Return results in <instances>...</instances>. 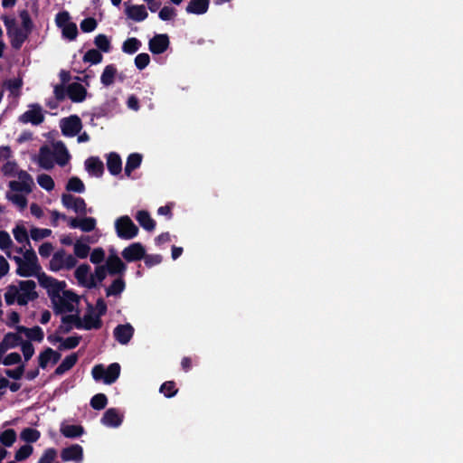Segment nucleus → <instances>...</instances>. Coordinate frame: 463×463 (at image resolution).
Instances as JSON below:
<instances>
[{
    "instance_id": "nucleus-17",
    "label": "nucleus",
    "mask_w": 463,
    "mask_h": 463,
    "mask_svg": "<svg viewBox=\"0 0 463 463\" xmlns=\"http://www.w3.org/2000/svg\"><path fill=\"white\" fill-rule=\"evenodd\" d=\"M53 146L50 148L47 146H42L37 156L39 165L46 170H50L54 166Z\"/></svg>"
},
{
    "instance_id": "nucleus-40",
    "label": "nucleus",
    "mask_w": 463,
    "mask_h": 463,
    "mask_svg": "<svg viewBox=\"0 0 463 463\" xmlns=\"http://www.w3.org/2000/svg\"><path fill=\"white\" fill-rule=\"evenodd\" d=\"M94 43L99 51L106 53L110 52V40L105 34H98L94 39Z\"/></svg>"
},
{
    "instance_id": "nucleus-59",
    "label": "nucleus",
    "mask_w": 463,
    "mask_h": 463,
    "mask_svg": "<svg viewBox=\"0 0 463 463\" xmlns=\"http://www.w3.org/2000/svg\"><path fill=\"white\" fill-rule=\"evenodd\" d=\"M97 27V22L93 18H86L80 23V29L85 33H90Z\"/></svg>"
},
{
    "instance_id": "nucleus-46",
    "label": "nucleus",
    "mask_w": 463,
    "mask_h": 463,
    "mask_svg": "<svg viewBox=\"0 0 463 463\" xmlns=\"http://www.w3.org/2000/svg\"><path fill=\"white\" fill-rule=\"evenodd\" d=\"M12 245L13 241L10 235L6 232H0V250L5 251L9 258H11V255L8 250Z\"/></svg>"
},
{
    "instance_id": "nucleus-27",
    "label": "nucleus",
    "mask_w": 463,
    "mask_h": 463,
    "mask_svg": "<svg viewBox=\"0 0 463 463\" xmlns=\"http://www.w3.org/2000/svg\"><path fill=\"white\" fill-rule=\"evenodd\" d=\"M169 44L168 37L165 34H159L155 36L149 43L150 51L153 53L164 52Z\"/></svg>"
},
{
    "instance_id": "nucleus-25",
    "label": "nucleus",
    "mask_w": 463,
    "mask_h": 463,
    "mask_svg": "<svg viewBox=\"0 0 463 463\" xmlns=\"http://www.w3.org/2000/svg\"><path fill=\"white\" fill-rule=\"evenodd\" d=\"M25 340L23 339L22 333L20 332V326L15 327L14 332L7 333L3 340L1 341L8 349L14 348L18 345H22L23 342Z\"/></svg>"
},
{
    "instance_id": "nucleus-14",
    "label": "nucleus",
    "mask_w": 463,
    "mask_h": 463,
    "mask_svg": "<svg viewBox=\"0 0 463 463\" xmlns=\"http://www.w3.org/2000/svg\"><path fill=\"white\" fill-rule=\"evenodd\" d=\"M62 134L68 137L76 136L81 129V121L77 116H71L61 120Z\"/></svg>"
},
{
    "instance_id": "nucleus-56",
    "label": "nucleus",
    "mask_w": 463,
    "mask_h": 463,
    "mask_svg": "<svg viewBox=\"0 0 463 463\" xmlns=\"http://www.w3.org/2000/svg\"><path fill=\"white\" fill-rule=\"evenodd\" d=\"M92 273L97 285L99 282H101L106 278L107 274L109 273V270L106 265H99L95 268V270Z\"/></svg>"
},
{
    "instance_id": "nucleus-3",
    "label": "nucleus",
    "mask_w": 463,
    "mask_h": 463,
    "mask_svg": "<svg viewBox=\"0 0 463 463\" xmlns=\"http://www.w3.org/2000/svg\"><path fill=\"white\" fill-rule=\"evenodd\" d=\"M36 284L33 280H22L7 287L5 300L7 305L25 306L37 298Z\"/></svg>"
},
{
    "instance_id": "nucleus-21",
    "label": "nucleus",
    "mask_w": 463,
    "mask_h": 463,
    "mask_svg": "<svg viewBox=\"0 0 463 463\" xmlns=\"http://www.w3.org/2000/svg\"><path fill=\"white\" fill-rule=\"evenodd\" d=\"M20 332L22 333L23 339L29 341L30 343L32 341L40 343L44 337V333L40 326L25 327L20 326Z\"/></svg>"
},
{
    "instance_id": "nucleus-20",
    "label": "nucleus",
    "mask_w": 463,
    "mask_h": 463,
    "mask_svg": "<svg viewBox=\"0 0 463 463\" xmlns=\"http://www.w3.org/2000/svg\"><path fill=\"white\" fill-rule=\"evenodd\" d=\"M61 457L63 461L80 462L83 458V449L80 445L75 444L62 449Z\"/></svg>"
},
{
    "instance_id": "nucleus-49",
    "label": "nucleus",
    "mask_w": 463,
    "mask_h": 463,
    "mask_svg": "<svg viewBox=\"0 0 463 463\" xmlns=\"http://www.w3.org/2000/svg\"><path fill=\"white\" fill-rule=\"evenodd\" d=\"M37 182L39 185L46 191H52L54 188V182L52 178L46 174L38 175Z\"/></svg>"
},
{
    "instance_id": "nucleus-45",
    "label": "nucleus",
    "mask_w": 463,
    "mask_h": 463,
    "mask_svg": "<svg viewBox=\"0 0 463 463\" xmlns=\"http://www.w3.org/2000/svg\"><path fill=\"white\" fill-rule=\"evenodd\" d=\"M40 438V432L32 428H26L21 432V439L26 442H35Z\"/></svg>"
},
{
    "instance_id": "nucleus-41",
    "label": "nucleus",
    "mask_w": 463,
    "mask_h": 463,
    "mask_svg": "<svg viewBox=\"0 0 463 463\" xmlns=\"http://www.w3.org/2000/svg\"><path fill=\"white\" fill-rule=\"evenodd\" d=\"M61 432L68 438L79 437L83 433V430L78 425H62L61 427Z\"/></svg>"
},
{
    "instance_id": "nucleus-5",
    "label": "nucleus",
    "mask_w": 463,
    "mask_h": 463,
    "mask_svg": "<svg viewBox=\"0 0 463 463\" xmlns=\"http://www.w3.org/2000/svg\"><path fill=\"white\" fill-rule=\"evenodd\" d=\"M91 373L95 381L102 380L104 383L111 384L119 376L120 365L114 363L105 368L102 364H98L92 368Z\"/></svg>"
},
{
    "instance_id": "nucleus-2",
    "label": "nucleus",
    "mask_w": 463,
    "mask_h": 463,
    "mask_svg": "<svg viewBox=\"0 0 463 463\" xmlns=\"http://www.w3.org/2000/svg\"><path fill=\"white\" fill-rule=\"evenodd\" d=\"M18 252L22 253V256L13 257L16 264L17 275L25 278L36 277L39 283L42 285V278L47 275L43 272L34 250L31 247L24 250L20 248Z\"/></svg>"
},
{
    "instance_id": "nucleus-53",
    "label": "nucleus",
    "mask_w": 463,
    "mask_h": 463,
    "mask_svg": "<svg viewBox=\"0 0 463 463\" xmlns=\"http://www.w3.org/2000/svg\"><path fill=\"white\" fill-rule=\"evenodd\" d=\"M57 457V451L54 449H47L43 453L37 463H52Z\"/></svg>"
},
{
    "instance_id": "nucleus-6",
    "label": "nucleus",
    "mask_w": 463,
    "mask_h": 463,
    "mask_svg": "<svg viewBox=\"0 0 463 463\" xmlns=\"http://www.w3.org/2000/svg\"><path fill=\"white\" fill-rule=\"evenodd\" d=\"M3 20L12 46L15 49H19L28 37L29 33L23 28L19 27L14 18L4 17Z\"/></svg>"
},
{
    "instance_id": "nucleus-19",
    "label": "nucleus",
    "mask_w": 463,
    "mask_h": 463,
    "mask_svg": "<svg viewBox=\"0 0 463 463\" xmlns=\"http://www.w3.org/2000/svg\"><path fill=\"white\" fill-rule=\"evenodd\" d=\"M134 328L130 324L118 325L114 329V337L121 345H127L132 338Z\"/></svg>"
},
{
    "instance_id": "nucleus-62",
    "label": "nucleus",
    "mask_w": 463,
    "mask_h": 463,
    "mask_svg": "<svg viewBox=\"0 0 463 463\" xmlns=\"http://www.w3.org/2000/svg\"><path fill=\"white\" fill-rule=\"evenodd\" d=\"M160 392L166 397H172L176 393L177 390L175 388L173 382H166L161 386Z\"/></svg>"
},
{
    "instance_id": "nucleus-32",
    "label": "nucleus",
    "mask_w": 463,
    "mask_h": 463,
    "mask_svg": "<svg viewBox=\"0 0 463 463\" xmlns=\"http://www.w3.org/2000/svg\"><path fill=\"white\" fill-rule=\"evenodd\" d=\"M118 71L114 65H107L100 76V81L104 86H110L115 80Z\"/></svg>"
},
{
    "instance_id": "nucleus-29",
    "label": "nucleus",
    "mask_w": 463,
    "mask_h": 463,
    "mask_svg": "<svg viewBox=\"0 0 463 463\" xmlns=\"http://www.w3.org/2000/svg\"><path fill=\"white\" fill-rule=\"evenodd\" d=\"M136 219L143 229L149 232L154 231L156 222L148 212L144 210L138 211L136 214Z\"/></svg>"
},
{
    "instance_id": "nucleus-52",
    "label": "nucleus",
    "mask_w": 463,
    "mask_h": 463,
    "mask_svg": "<svg viewBox=\"0 0 463 463\" xmlns=\"http://www.w3.org/2000/svg\"><path fill=\"white\" fill-rule=\"evenodd\" d=\"M33 451V449L31 445H24L21 447L14 455L15 462L16 461H23L29 458Z\"/></svg>"
},
{
    "instance_id": "nucleus-18",
    "label": "nucleus",
    "mask_w": 463,
    "mask_h": 463,
    "mask_svg": "<svg viewBox=\"0 0 463 463\" xmlns=\"http://www.w3.org/2000/svg\"><path fill=\"white\" fill-rule=\"evenodd\" d=\"M60 358L61 354L58 352L47 347L39 354L37 357L38 365L40 368L45 369L50 364H55Z\"/></svg>"
},
{
    "instance_id": "nucleus-64",
    "label": "nucleus",
    "mask_w": 463,
    "mask_h": 463,
    "mask_svg": "<svg viewBox=\"0 0 463 463\" xmlns=\"http://www.w3.org/2000/svg\"><path fill=\"white\" fill-rule=\"evenodd\" d=\"M20 17L22 20V27L24 31L30 33L32 29V20L26 11H23L20 14Z\"/></svg>"
},
{
    "instance_id": "nucleus-10",
    "label": "nucleus",
    "mask_w": 463,
    "mask_h": 463,
    "mask_svg": "<svg viewBox=\"0 0 463 463\" xmlns=\"http://www.w3.org/2000/svg\"><path fill=\"white\" fill-rule=\"evenodd\" d=\"M74 276L80 286L86 288H92L96 287V281L89 265H80L75 269Z\"/></svg>"
},
{
    "instance_id": "nucleus-15",
    "label": "nucleus",
    "mask_w": 463,
    "mask_h": 463,
    "mask_svg": "<svg viewBox=\"0 0 463 463\" xmlns=\"http://www.w3.org/2000/svg\"><path fill=\"white\" fill-rule=\"evenodd\" d=\"M125 14L128 19L135 22L144 21L147 17L146 6L143 5H132L128 2L124 3Z\"/></svg>"
},
{
    "instance_id": "nucleus-54",
    "label": "nucleus",
    "mask_w": 463,
    "mask_h": 463,
    "mask_svg": "<svg viewBox=\"0 0 463 463\" xmlns=\"http://www.w3.org/2000/svg\"><path fill=\"white\" fill-rule=\"evenodd\" d=\"M90 404L94 409L101 410L107 404V397L102 393L96 394L91 399Z\"/></svg>"
},
{
    "instance_id": "nucleus-13",
    "label": "nucleus",
    "mask_w": 463,
    "mask_h": 463,
    "mask_svg": "<svg viewBox=\"0 0 463 463\" xmlns=\"http://www.w3.org/2000/svg\"><path fill=\"white\" fill-rule=\"evenodd\" d=\"M62 204L76 213L86 214L87 213H91V209H87V205L84 200L80 197H75L71 194H63L61 197Z\"/></svg>"
},
{
    "instance_id": "nucleus-33",
    "label": "nucleus",
    "mask_w": 463,
    "mask_h": 463,
    "mask_svg": "<svg viewBox=\"0 0 463 463\" xmlns=\"http://www.w3.org/2000/svg\"><path fill=\"white\" fill-rule=\"evenodd\" d=\"M141 161L142 156L140 154L134 153L129 155L125 166V174L128 176H130L132 171H134L140 165Z\"/></svg>"
},
{
    "instance_id": "nucleus-34",
    "label": "nucleus",
    "mask_w": 463,
    "mask_h": 463,
    "mask_svg": "<svg viewBox=\"0 0 463 463\" xmlns=\"http://www.w3.org/2000/svg\"><path fill=\"white\" fill-rule=\"evenodd\" d=\"M125 282L122 279H115L112 284L106 288L107 297H118L125 289Z\"/></svg>"
},
{
    "instance_id": "nucleus-58",
    "label": "nucleus",
    "mask_w": 463,
    "mask_h": 463,
    "mask_svg": "<svg viewBox=\"0 0 463 463\" xmlns=\"http://www.w3.org/2000/svg\"><path fill=\"white\" fill-rule=\"evenodd\" d=\"M54 247L51 242H43L40 245L38 251L42 258H49L53 252Z\"/></svg>"
},
{
    "instance_id": "nucleus-11",
    "label": "nucleus",
    "mask_w": 463,
    "mask_h": 463,
    "mask_svg": "<svg viewBox=\"0 0 463 463\" xmlns=\"http://www.w3.org/2000/svg\"><path fill=\"white\" fill-rule=\"evenodd\" d=\"M33 184V178L24 171L18 174L17 180L10 182V191L24 194H30Z\"/></svg>"
},
{
    "instance_id": "nucleus-26",
    "label": "nucleus",
    "mask_w": 463,
    "mask_h": 463,
    "mask_svg": "<svg viewBox=\"0 0 463 463\" xmlns=\"http://www.w3.org/2000/svg\"><path fill=\"white\" fill-rule=\"evenodd\" d=\"M67 93L72 101L81 102L85 99L87 91L81 84L74 82L68 86Z\"/></svg>"
},
{
    "instance_id": "nucleus-43",
    "label": "nucleus",
    "mask_w": 463,
    "mask_h": 463,
    "mask_svg": "<svg viewBox=\"0 0 463 463\" xmlns=\"http://www.w3.org/2000/svg\"><path fill=\"white\" fill-rule=\"evenodd\" d=\"M140 45L141 43L137 39L128 38L124 42L122 51L126 53L132 54L139 49Z\"/></svg>"
},
{
    "instance_id": "nucleus-12",
    "label": "nucleus",
    "mask_w": 463,
    "mask_h": 463,
    "mask_svg": "<svg viewBox=\"0 0 463 463\" xmlns=\"http://www.w3.org/2000/svg\"><path fill=\"white\" fill-rule=\"evenodd\" d=\"M44 119V114L42 107L36 104H32L28 106V109L25 112H24L19 120L22 123H31L33 125H39Z\"/></svg>"
},
{
    "instance_id": "nucleus-4",
    "label": "nucleus",
    "mask_w": 463,
    "mask_h": 463,
    "mask_svg": "<svg viewBox=\"0 0 463 463\" xmlns=\"http://www.w3.org/2000/svg\"><path fill=\"white\" fill-rule=\"evenodd\" d=\"M117 236L123 240H132L138 234V227L128 215H123L115 220L114 222Z\"/></svg>"
},
{
    "instance_id": "nucleus-37",
    "label": "nucleus",
    "mask_w": 463,
    "mask_h": 463,
    "mask_svg": "<svg viewBox=\"0 0 463 463\" xmlns=\"http://www.w3.org/2000/svg\"><path fill=\"white\" fill-rule=\"evenodd\" d=\"M107 165L112 175H118L121 171V159L119 156L115 153L109 154Z\"/></svg>"
},
{
    "instance_id": "nucleus-50",
    "label": "nucleus",
    "mask_w": 463,
    "mask_h": 463,
    "mask_svg": "<svg viewBox=\"0 0 463 463\" xmlns=\"http://www.w3.org/2000/svg\"><path fill=\"white\" fill-rule=\"evenodd\" d=\"M97 221L93 217L80 218V230L83 232H89L95 229Z\"/></svg>"
},
{
    "instance_id": "nucleus-31",
    "label": "nucleus",
    "mask_w": 463,
    "mask_h": 463,
    "mask_svg": "<svg viewBox=\"0 0 463 463\" xmlns=\"http://www.w3.org/2000/svg\"><path fill=\"white\" fill-rule=\"evenodd\" d=\"M29 234L28 230L24 223H17L15 227L13 229V235L15 241L19 243H27L30 244L29 241Z\"/></svg>"
},
{
    "instance_id": "nucleus-60",
    "label": "nucleus",
    "mask_w": 463,
    "mask_h": 463,
    "mask_svg": "<svg viewBox=\"0 0 463 463\" xmlns=\"http://www.w3.org/2000/svg\"><path fill=\"white\" fill-rule=\"evenodd\" d=\"M175 15L176 12L175 8L169 6L163 7L159 12V17L164 21H169L173 19Z\"/></svg>"
},
{
    "instance_id": "nucleus-44",
    "label": "nucleus",
    "mask_w": 463,
    "mask_h": 463,
    "mask_svg": "<svg viewBox=\"0 0 463 463\" xmlns=\"http://www.w3.org/2000/svg\"><path fill=\"white\" fill-rule=\"evenodd\" d=\"M5 86L14 97H18L22 87L21 79H13L5 81Z\"/></svg>"
},
{
    "instance_id": "nucleus-16",
    "label": "nucleus",
    "mask_w": 463,
    "mask_h": 463,
    "mask_svg": "<svg viewBox=\"0 0 463 463\" xmlns=\"http://www.w3.org/2000/svg\"><path fill=\"white\" fill-rule=\"evenodd\" d=\"M145 248L139 242H135L122 250V257L128 262L141 260L145 256Z\"/></svg>"
},
{
    "instance_id": "nucleus-51",
    "label": "nucleus",
    "mask_w": 463,
    "mask_h": 463,
    "mask_svg": "<svg viewBox=\"0 0 463 463\" xmlns=\"http://www.w3.org/2000/svg\"><path fill=\"white\" fill-rule=\"evenodd\" d=\"M80 339V338L79 336H70L65 339H59V342L61 343L59 348L61 350L72 349L79 345Z\"/></svg>"
},
{
    "instance_id": "nucleus-38",
    "label": "nucleus",
    "mask_w": 463,
    "mask_h": 463,
    "mask_svg": "<svg viewBox=\"0 0 463 463\" xmlns=\"http://www.w3.org/2000/svg\"><path fill=\"white\" fill-rule=\"evenodd\" d=\"M30 237L34 241H43L52 235V230L46 228L31 227Z\"/></svg>"
},
{
    "instance_id": "nucleus-7",
    "label": "nucleus",
    "mask_w": 463,
    "mask_h": 463,
    "mask_svg": "<svg viewBox=\"0 0 463 463\" xmlns=\"http://www.w3.org/2000/svg\"><path fill=\"white\" fill-rule=\"evenodd\" d=\"M77 264L76 258L63 250L56 251L49 263L50 269L52 271H59L61 269H71Z\"/></svg>"
},
{
    "instance_id": "nucleus-48",
    "label": "nucleus",
    "mask_w": 463,
    "mask_h": 463,
    "mask_svg": "<svg viewBox=\"0 0 463 463\" xmlns=\"http://www.w3.org/2000/svg\"><path fill=\"white\" fill-rule=\"evenodd\" d=\"M67 190L76 192V193H83L85 190L84 184L78 177H71L66 185Z\"/></svg>"
},
{
    "instance_id": "nucleus-30",
    "label": "nucleus",
    "mask_w": 463,
    "mask_h": 463,
    "mask_svg": "<svg viewBox=\"0 0 463 463\" xmlns=\"http://www.w3.org/2000/svg\"><path fill=\"white\" fill-rule=\"evenodd\" d=\"M78 355L76 354H71L64 358V360L60 364V365L56 368L54 373L56 375H61L71 368L74 366L77 363Z\"/></svg>"
},
{
    "instance_id": "nucleus-63",
    "label": "nucleus",
    "mask_w": 463,
    "mask_h": 463,
    "mask_svg": "<svg viewBox=\"0 0 463 463\" xmlns=\"http://www.w3.org/2000/svg\"><path fill=\"white\" fill-rule=\"evenodd\" d=\"M22 357L18 353H11L5 356L3 363L5 365H14L21 362Z\"/></svg>"
},
{
    "instance_id": "nucleus-47",
    "label": "nucleus",
    "mask_w": 463,
    "mask_h": 463,
    "mask_svg": "<svg viewBox=\"0 0 463 463\" xmlns=\"http://www.w3.org/2000/svg\"><path fill=\"white\" fill-rule=\"evenodd\" d=\"M16 439V433L14 430H6L0 435V442L5 446H12Z\"/></svg>"
},
{
    "instance_id": "nucleus-22",
    "label": "nucleus",
    "mask_w": 463,
    "mask_h": 463,
    "mask_svg": "<svg viewBox=\"0 0 463 463\" xmlns=\"http://www.w3.org/2000/svg\"><path fill=\"white\" fill-rule=\"evenodd\" d=\"M105 265L111 275L120 274L126 270V265L116 253L109 254Z\"/></svg>"
},
{
    "instance_id": "nucleus-61",
    "label": "nucleus",
    "mask_w": 463,
    "mask_h": 463,
    "mask_svg": "<svg viewBox=\"0 0 463 463\" xmlns=\"http://www.w3.org/2000/svg\"><path fill=\"white\" fill-rule=\"evenodd\" d=\"M149 61L150 58L147 53H139L135 58V64L139 70H142L148 65Z\"/></svg>"
},
{
    "instance_id": "nucleus-35",
    "label": "nucleus",
    "mask_w": 463,
    "mask_h": 463,
    "mask_svg": "<svg viewBox=\"0 0 463 463\" xmlns=\"http://www.w3.org/2000/svg\"><path fill=\"white\" fill-rule=\"evenodd\" d=\"M28 194L18 193V192H8L7 198L15 204L19 209L23 210L26 207L27 200L26 195Z\"/></svg>"
},
{
    "instance_id": "nucleus-28",
    "label": "nucleus",
    "mask_w": 463,
    "mask_h": 463,
    "mask_svg": "<svg viewBox=\"0 0 463 463\" xmlns=\"http://www.w3.org/2000/svg\"><path fill=\"white\" fill-rule=\"evenodd\" d=\"M209 5V0H191L185 8V11L188 14H203L208 11Z\"/></svg>"
},
{
    "instance_id": "nucleus-1",
    "label": "nucleus",
    "mask_w": 463,
    "mask_h": 463,
    "mask_svg": "<svg viewBox=\"0 0 463 463\" xmlns=\"http://www.w3.org/2000/svg\"><path fill=\"white\" fill-rule=\"evenodd\" d=\"M42 286L47 289L56 312H77L80 298L72 291L65 289L66 283L64 281H59L50 276H43Z\"/></svg>"
},
{
    "instance_id": "nucleus-57",
    "label": "nucleus",
    "mask_w": 463,
    "mask_h": 463,
    "mask_svg": "<svg viewBox=\"0 0 463 463\" xmlns=\"http://www.w3.org/2000/svg\"><path fill=\"white\" fill-rule=\"evenodd\" d=\"M105 251L102 248H95L90 253V260L93 264H99L104 260Z\"/></svg>"
},
{
    "instance_id": "nucleus-36",
    "label": "nucleus",
    "mask_w": 463,
    "mask_h": 463,
    "mask_svg": "<svg viewBox=\"0 0 463 463\" xmlns=\"http://www.w3.org/2000/svg\"><path fill=\"white\" fill-rule=\"evenodd\" d=\"M85 166L88 172L92 175H99L103 171V164L102 162L95 157L88 158L85 162Z\"/></svg>"
},
{
    "instance_id": "nucleus-23",
    "label": "nucleus",
    "mask_w": 463,
    "mask_h": 463,
    "mask_svg": "<svg viewBox=\"0 0 463 463\" xmlns=\"http://www.w3.org/2000/svg\"><path fill=\"white\" fill-rule=\"evenodd\" d=\"M123 420V415L116 409H109L101 419L102 424L108 427L117 428L120 426Z\"/></svg>"
},
{
    "instance_id": "nucleus-24",
    "label": "nucleus",
    "mask_w": 463,
    "mask_h": 463,
    "mask_svg": "<svg viewBox=\"0 0 463 463\" xmlns=\"http://www.w3.org/2000/svg\"><path fill=\"white\" fill-rule=\"evenodd\" d=\"M53 153H54L55 162L59 165L64 166L69 163V161L71 159V156L63 143H61V142L54 143L53 144Z\"/></svg>"
},
{
    "instance_id": "nucleus-39",
    "label": "nucleus",
    "mask_w": 463,
    "mask_h": 463,
    "mask_svg": "<svg viewBox=\"0 0 463 463\" xmlns=\"http://www.w3.org/2000/svg\"><path fill=\"white\" fill-rule=\"evenodd\" d=\"M90 246L84 241L76 240L73 244L74 255L80 259H85L90 253Z\"/></svg>"
},
{
    "instance_id": "nucleus-9",
    "label": "nucleus",
    "mask_w": 463,
    "mask_h": 463,
    "mask_svg": "<svg viewBox=\"0 0 463 463\" xmlns=\"http://www.w3.org/2000/svg\"><path fill=\"white\" fill-rule=\"evenodd\" d=\"M56 25L61 29L62 36L70 41L76 39L78 29L76 24L71 21V15L68 12L62 11L55 16Z\"/></svg>"
},
{
    "instance_id": "nucleus-8",
    "label": "nucleus",
    "mask_w": 463,
    "mask_h": 463,
    "mask_svg": "<svg viewBox=\"0 0 463 463\" xmlns=\"http://www.w3.org/2000/svg\"><path fill=\"white\" fill-rule=\"evenodd\" d=\"M71 321L77 328L90 330L99 328L101 325L100 317L96 313L92 307H90L83 318H80L77 314L69 317Z\"/></svg>"
},
{
    "instance_id": "nucleus-55",
    "label": "nucleus",
    "mask_w": 463,
    "mask_h": 463,
    "mask_svg": "<svg viewBox=\"0 0 463 463\" xmlns=\"http://www.w3.org/2000/svg\"><path fill=\"white\" fill-rule=\"evenodd\" d=\"M21 351L23 353L24 358L25 361H29L33 354H34V347L29 341L23 342L21 345Z\"/></svg>"
},
{
    "instance_id": "nucleus-42",
    "label": "nucleus",
    "mask_w": 463,
    "mask_h": 463,
    "mask_svg": "<svg viewBox=\"0 0 463 463\" xmlns=\"http://www.w3.org/2000/svg\"><path fill=\"white\" fill-rule=\"evenodd\" d=\"M102 54L97 49L89 50L83 57L84 61L90 62L91 64H99L102 61Z\"/></svg>"
}]
</instances>
